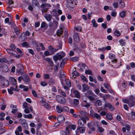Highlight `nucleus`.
I'll use <instances>...</instances> for the list:
<instances>
[{
	"label": "nucleus",
	"instance_id": "38",
	"mask_svg": "<svg viewBox=\"0 0 135 135\" xmlns=\"http://www.w3.org/2000/svg\"><path fill=\"white\" fill-rule=\"evenodd\" d=\"M115 55L112 53L110 54H109V58L111 59H113L115 58Z\"/></svg>",
	"mask_w": 135,
	"mask_h": 135
},
{
	"label": "nucleus",
	"instance_id": "39",
	"mask_svg": "<svg viewBox=\"0 0 135 135\" xmlns=\"http://www.w3.org/2000/svg\"><path fill=\"white\" fill-rule=\"evenodd\" d=\"M119 3L120 4L119 6L120 8H122L124 7L125 4L123 1H120Z\"/></svg>",
	"mask_w": 135,
	"mask_h": 135
},
{
	"label": "nucleus",
	"instance_id": "25",
	"mask_svg": "<svg viewBox=\"0 0 135 135\" xmlns=\"http://www.w3.org/2000/svg\"><path fill=\"white\" fill-rule=\"evenodd\" d=\"M91 114L93 117L95 118L98 119H100L101 118L100 115L97 113L94 112L93 113H91Z\"/></svg>",
	"mask_w": 135,
	"mask_h": 135
},
{
	"label": "nucleus",
	"instance_id": "34",
	"mask_svg": "<svg viewBox=\"0 0 135 135\" xmlns=\"http://www.w3.org/2000/svg\"><path fill=\"white\" fill-rule=\"evenodd\" d=\"M48 25L45 22H43L41 24V28H43L46 27H47Z\"/></svg>",
	"mask_w": 135,
	"mask_h": 135
},
{
	"label": "nucleus",
	"instance_id": "9",
	"mask_svg": "<svg viewBox=\"0 0 135 135\" xmlns=\"http://www.w3.org/2000/svg\"><path fill=\"white\" fill-rule=\"evenodd\" d=\"M104 107H108L109 110L111 111H113L115 109L114 107L110 103H105L104 105Z\"/></svg>",
	"mask_w": 135,
	"mask_h": 135
},
{
	"label": "nucleus",
	"instance_id": "43",
	"mask_svg": "<svg viewBox=\"0 0 135 135\" xmlns=\"http://www.w3.org/2000/svg\"><path fill=\"white\" fill-rule=\"evenodd\" d=\"M19 122L22 124L27 122L26 120L25 119H19Z\"/></svg>",
	"mask_w": 135,
	"mask_h": 135
},
{
	"label": "nucleus",
	"instance_id": "50",
	"mask_svg": "<svg viewBox=\"0 0 135 135\" xmlns=\"http://www.w3.org/2000/svg\"><path fill=\"white\" fill-rule=\"evenodd\" d=\"M43 77L45 79H47L50 78V76L48 74H44Z\"/></svg>",
	"mask_w": 135,
	"mask_h": 135
},
{
	"label": "nucleus",
	"instance_id": "28",
	"mask_svg": "<svg viewBox=\"0 0 135 135\" xmlns=\"http://www.w3.org/2000/svg\"><path fill=\"white\" fill-rule=\"evenodd\" d=\"M23 79L25 82H28L30 80V79L28 76H25L23 78Z\"/></svg>",
	"mask_w": 135,
	"mask_h": 135
},
{
	"label": "nucleus",
	"instance_id": "4",
	"mask_svg": "<svg viewBox=\"0 0 135 135\" xmlns=\"http://www.w3.org/2000/svg\"><path fill=\"white\" fill-rule=\"evenodd\" d=\"M88 128L87 129L89 133H91L93 131L95 130V125L94 122L89 123L88 124Z\"/></svg>",
	"mask_w": 135,
	"mask_h": 135
},
{
	"label": "nucleus",
	"instance_id": "32",
	"mask_svg": "<svg viewBox=\"0 0 135 135\" xmlns=\"http://www.w3.org/2000/svg\"><path fill=\"white\" fill-rule=\"evenodd\" d=\"M91 23L93 24V26L95 27H97L98 25L97 23L96 22L95 20L94 19H93L91 21Z\"/></svg>",
	"mask_w": 135,
	"mask_h": 135
},
{
	"label": "nucleus",
	"instance_id": "10",
	"mask_svg": "<svg viewBox=\"0 0 135 135\" xmlns=\"http://www.w3.org/2000/svg\"><path fill=\"white\" fill-rule=\"evenodd\" d=\"M17 71L18 73L22 72L23 70V65L21 64H19L17 65Z\"/></svg>",
	"mask_w": 135,
	"mask_h": 135
},
{
	"label": "nucleus",
	"instance_id": "59",
	"mask_svg": "<svg viewBox=\"0 0 135 135\" xmlns=\"http://www.w3.org/2000/svg\"><path fill=\"white\" fill-rule=\"evenodd\" d=\"M10 47L11 48V49L14 50L16 49V46L13 44H12L10 45Z\"/></svg>",
	"mask_w": 135,
	"mask_h": 135
},
{
	"label": "nucleus",
	"instance_id": "52",
	"mask_svg": "<svg viewBox=\"0 0 135 135\" xmlns=\"http://www.w3.org/2000/svg\"><path fill=\"white\" fill-rule=\"evenodd\" d=\"M81 78L84 81L87 83L88 82V81L85 76H82L81 77Z\"/></svg>",
	"mask_w": 135,
	"mask_h": 135
},
{
	"label": "nucleus",
	"instance_id": "26",
	"mask_svg": "<svg viewBox=\"0 0 135 135\" xmlns=\"http://www.w3.org/2000/svg\"><path fill=\"white\" fill-rule=\"evenodd\" d=\"M106 117L107 120H111L113 119L112 115L110 113H108L107 114Z\"/></svg>",
	"mask_w": 135,
	"mask_h": 135
},
{
	"label": "nucleus",
	"instance_id": "1",
	"mask_svg": "<svg viewBox=\"0 0 135 135\" xmlns=\"http://www.w3.org/2000/svg\"><path fill=\"white\" fill-rule=\"evenodd\" d=\"M134 98L133 96L131 95L128 99H123L122 100L124 103H127L130 107H132L134 104Z\"/></svg>",
	"mask_w": 135,
	"mask_h": 135
},
{
	"label": "nucleus",
	"instance_id": "56",
	"mask_svg": "<svg viewBox=\"0 0 135 135\" xmlns=\"http://www.w3.org/2000/svg\"><path fill=\"white\" fill-rule=\"evenodd\" d=\"M63 108V111H68L69 110V108L67 106H65L63 107H62Z\"/></svg>",
	"mask_w": 135,
	"mask_h": 135
},
{
	"label": "nucleus",
	"instance_id": "29",
	"mask_svg": "<svg viewBox=\"0 0 135 135\" xmlns=\"http://www.w3.org/2000/svg\"><path fill=\"white\" fill-rule=\"evenodd\" d=\"M73 38L74 40L76 42H78L79 41V36L78 34L76 33L74 34Z\"/></svg>",
	"mask_w": 135,
	"mask_h": 135
},
{
	"label": "nucleus",
	"instance_id": "53",
	"mask_svg": "<svg viewBox=\"0 0 135 135\" xmlns=\"http://www.w3.org/2000/svg\"><path fill=\"white\" fill-rule=\"evenodd\" d=\"M100 114L102 116H104L106 115L107 114L105 111L103 110L100 112Z\"/></svg>",
	"mask_w": 135,
	"mask_h": 135
},
{
	"label": "nucleus",
	"instance_id": "51",
	"mask_svg": "<svg viewBox=\"0 0 135 135\" xmlns=\"http://www.w3.org/2000/svg\"><path fill=\"white\" fill-rule=\"evenodd\" d=\"M28 52L31 54L33 55L35 54L34 51L31 49H28Z\"/></svg>",
	"mask_w": 135,
	"mask_h": 135
},
{
	"label": "nucleus",
	"instance_id": "54",
	"mask_svg": "<svg viewBox=\"0 0 135 135\" xmlns=\"http://www.w3.org/2000/svg\"><path fill=\"white\" fill-rule=\"evenodd\" d=\"M71 60L72 61L75 62L78 60L79 58L78 57H74L71 58Z\"/></svg>",
	"mask_w": 135,
	"mask_h": 135
},
{
	"label": "nucleus",
	"instance_id": "31",
	"mask_svg": "<svg viewBox=\"0 0 135 135\" xmlns=\"http://www.w3.org/2000/svg\"><path fill=\"white\" fill-rule=\"evenodd\" d=\"M85 103H84L82 105V107H85L86 108H88L91 105L89 103H87L86 102Z\"/></svg>",
	"mask_w": 135,
	"mask_h": 135
},
{
	"label": "nucleus",
	"instance_id": "6",
	"mask_svg": "<svg viewBox=\"0 0 135 135\" xmlns=\"http://www.w3.org/2000/svg\"><path fill=\"white\" fill-rule=\"evenodd\" d=\"M58 22L55 20L53 21V22H50L49 23V27H52L55 29H56L58 27Z\"/></svg>",
	"mask_w": 135,
	"mask_h": 135
},
{
	"label": "nucleus",
	"instance_id": "18",
	"mask_svg": "<svg viewBox=\"0 0 135 135\" xmlns=\"http://www.w3.org/2000/svg\"><path fill=\"white\" fill-rule=\"evenodd\" d=\"M65 118L62 115L59 116L57 117V120L60 123H62L64 122Z\"/></svg>",
	"mask_w": 135,
	"mask_h": 135
},
{
	"label": "nucleus",
	"instance_id": "37",
	"mask_svg": "<svg viewBox=\"0 0 135 135\" xmlns=\"http://www.w3.org/2000/svg\"><path fill=\"white\" fill-rule=\"evenodd\" d=\"M44 55L46 56H47L49 55H51L50 52L49 50H46L44 52Z\"/></svg>",
	"mask_w": 135,
	"mask_h": 135
},
{
	"label": "nucleus",
	"instance_id": "13",
	"mask_svg": "<svg viewBox=\"0 0 135 135\" xmlns=\"http://www.w3.org/2000/svg\"><path fill=\"white\" fill-rule=\"evenodd\" d=\"M10 106L11 108L12 109V110L11 111L12 113L14 114L17 112V109L16 105L11 104L10 105Z\"/></svg>",
	"mask_w": 135,
	"mask_h": 135
},
{
	"label": "nucleus",
	"instance_id": "11",
	"mask_svg": "<svg viewBox=\"0 0 135 135\" xmlns=\"http://www.w3.org/2000/svg\"><path fill=\"white\" fill-rule=\"evenodd\" d=\"M1 83L4 86H7L9 85V81L6 79H3L1 81Z\"/></svg>",
	"mask_w": 135,
	"mask_h": 135
},
{
	"label": "nucleus",
	"instance_id": "27",
	"mask_svg": "<svg viewBox=\"0 0 135 135\" xmlns=\"http://www.w3.org/2000/svg\"><path fill=\"white\" fill-rule=\"evenodd\" d=\"M57 112L59 113H60L63 112L62 107L61 106H57L56 107Z\"/></svg>",
	"mask_w": 135,
	"mask_h": 135
},
{
	"label": "nucleus",
	"instance_id": "61",
	"mask_svg": "<svg viewBox=\"0 0 135 135\" xmlns=\"http://www.w3.org/2000/svg\"><path fill=\"white\" fill-rule=\"evenodd\" d=\"M113 5L115 8H117L118 7V3H117L114 2L113 4Z\"/></svg>",
	"mask_w": 135,
	"mask_h": 135
},
{
	"label": "nucleus",
	"instance_id": "12",
	"mask_svg": "<svg viewBox=\"0 0 135 135\" xmlns=\"http://www.w3.org/2000/svg\"><path fill=\"white\" fill-rule=\"evenodd\" d=\"M48 48L51 55L54 54L55 52L57 51V49H56L54 48L51 46H48Z\"/></svg>",
	"mask_w": 135,
	"mask_h": 135
},
{
	"label": "nucleus",
	"instance_id": "24",
	"mask_svg": "<svg viewBox=\"0 0 135 135\" xmlns=\"http://www.w3.org/2000/svg\"><path fill=\"white\" fill-rule=\"evenodd\" d=\"M85 130V128L84 127H80L77 129V130L78 132L81 133H84Z\"/></svg>",
	"mask_w": 135,
	"mask_h": 135
},
{
	"label": "nucleus",
	"instance_id": "33",
	"mask_svg": "<svg viewBox=\"0 0 135 135\" xmlns=\"http://www.w3.org/2000/svg\"><path fill=\"white\" fill-rule=\"evenodd\" d=\"M24 117L25 118L31 119L32 118V115L31 114H29L27 115L23 114Z\"/></svg>",
	"mask_w": 135,
	"mask_h": 135
},
{
	"label": "nucleus",
	"instance_id": "22",
	"mask_svg": "<svg viewBox=\"0 0 135 135\" xmlns=\"http://www.w3.org/2000/svg\"><path fill=\"white\" fill-rule=\"evenodd\" d=\"M71 92L74 94L76 97L78 98H80V94L78 91L76 90H72Z\"/></svg>",
	"mask_w": 135,
	"mask_h": 135
},
{
	"label": "nucleus",
	"instance_id": "5",
	"mask_svg": "<svg viewBox=\"0 0 135 135\" xmlns=\"http://www.w3.org/2000/svg\"><path fill=\"white\" fill-rule=\"evenodd\" d=\"M87 92L88 94L89 95L88 97V98L90 101H94L95 98L97 97V96L90 90H88Z\"/></svg>",
	"mask_w": 135,
	"mask_h": 135
},
{
	"label": "nucleus",
	"instance_id": "44",
	"mask_svg": "<svg viewBox=\"0 0 135 135\" xmlns=\"http://www.w3.org/2000/svg\"><path fill=\"white\" fill-rule=\"evenodd\" d=\"M79 100L78 99H74V104L75 105H77L79 104Z\"/></svg>",
	"mask_w": 135,
	"mask_h": 135
},
{
	"label": "nucleus",
	"instance_id": "63",
	"mask_svg": "<svg viewBox=\"0 0 135 135\" xmlns=\"http://www.w3.org/2000/svg\"><path fill=\"white\" fill-rule=\"evenodd\" d=\"M16 130L20 132H21L22 131V129L21 128V127L20 126H18L17 128L16 129Z\"/></svg>",
	"mask_w": 135,
	"mask_h": 135
},
{
	"label": "nucleus",
	"instance_id": "23",
	"mask_svg": "<svg viewBox=\"0 0 135 135\" xmlns=\"http://www.w3.org/2000/svg\"><path fill=\"white\" fill-rule=\"evenodd\" d=\"M45 60L48 62V64L51 66H53L54 63L52 60L51 58L49 57H47L45 58Z\"/></svg>",
	"mask_w": 135,
	"mask_h": 135
},
{
	"label": "nucleus",
	"instance_id": "47",
	"mask_svg": "<svg viewBox=\"0 0 135 135\" xmlns=\"http://www.w3.org/2000/svg\"><path fill=\"white\" fill-rule=\"evenodd\" d=\"M22 125L24 129H27L28 128V127L27 122L22 124Z\"/></svg>",
	"mask_w": 135,
	"mask_h": 135
},
{
	"label": "nucleus",
	"instance_id": "15",
	"mask_svg": "<svg viewBox=\"0 0 135 135\" xmlns=\"http://www.w3.org/2000/svg\"><path fill=\"white\" fill-rule=\"evenodd\" d=\"M65 82V83L66 85L67 86H64V88L65 89H66L70 87L71 85V83L70 81L68 80H65V81H64V83Z\"/></svg>",
	"mask_w": 135,
	"mask_h": 135
},
{
	"label": "nucleus",
	"instance_id": "49",
	"mask_svg": "<svg viewBox=\"0 0 135 135\" xmlns=\"http://www.w3.org/2000/svg\"><path fill=\"white\" fill-rule=\"evenodd\" d=\"M79 112L81 115L84 116L85 117H86V115H87V113L84 111L83 110H80V111Z\"/></svg>",
	"mask_w": 135,
	"mask_h": 135
},
{
	"label": "nucleus",
	"instance_id": "36",
	"mask_svg": "<svg viewBox=\"0 0 135 135\" xmlns=\"http://www.w3.org/2000/svg\"><path fill=\"white\" fill-rule=\"evenodd\" d=\"M75 30L79 31H80L82 30V28L80 26H75Z\"/></svg>",
	"mask_w": 135,
	"mask_h": 135
},
{
	"label": "nucleus",
	"instance_id": "58",
	"mask_svg": "<svg viewBox=\"0 0 135 135\" xmlns=\"http://www.w3.org/2000/svg\"><path fill=\"white\" fill-rule=\"evenodd\" d=\"M40 84L42 86H45L47 85V83L44 81H41Z\"/></svg>",
	"mask_w": 135,
	"mask_h": 135
},
{
	"label": "nucleus",
	"instance_id": "45",
	"mask_svg": "<svg viewBox=\"0 0 135 135\" xmlns=\"http://www.w3.org/2000/svg\"><path fill=\"white\" fill-rule=\"evenodd\" d=\"M30 33L28 31H27L25 33H21V36L22 37V36L25 35L28 36L30 35Z\"/></svg>",
	"mask_w": 135,
	"mask_h": 135
},
{
	"label": "nucleus",
	"instance_id": "16",
	"mask_svg": "<svg viewBox=\"0 0 135 135\" xmlns=\"http://www.w3.org/2000/svg\"><path fill=\"white\" fill-rule=\"evenodd\" d=\"M62 58V57L59 53L57 54L53 57V59L55 61H57L58 60H60Z\"/></svg>",
	"mask_w": 135,
	"mask_h": 135
},
{
	"label": "nucleus",
	"instance_id": "55",
	"mask_svg": "<svg viewBox=\"0 0 135 135\" xmlns=\"http://www.w3.org/2000/svg\"><path fill=\"white\" fill-rule=\"evenodd\" d=\"M96 104L98 106H100L102 105V103L100 100H98L96 102Z\"/></svg>",
	"mask_w": 135,
	"mask_h": 135
},
{
	"label": "nucleus",
	"instance_id": "62",
	"mask_svg": "<svg viewBox=\"0 0 135 135\" xmlns=\"http://www.w3.org/2000/svg\"><path fill=\"white\" fill-rule=\"evenodd\" d=\"M28 104L26 102L24 103L23 104V106L24 108H28L27 106Z\"/></svg>",
	"mask_w": 135,
	"mask_h": 135
},
{
	"label": "nucleus",
	"instance_id": "64",
	"mask_svg": "<svg viewBox=\"0 0 135 135\" xmlns=\"http://www.w3.org/2000/svg\"><path fill=\"white\" fill-rule=\"evenodd\" d=\"M109 134L110 135H116V134L112 130L110 131H109Z\"/></svg>",
	"mask_w": 135,
	"mask_h": 135
},
{
	"label": "nucleus",
	"instance_id": "19",
	"mask_svg": "<svg viewBox=\"0 0 135 135\" xmlns=\"http://www.w3.org/2000/svg\"><path fill=\"white\" fill-rule=\"evenodd\" d=\"M40 103L42 105L45 106L46 108L48 109L50 108L49 105L45 101L42 100L40 101Z\"/></svg>",
	"mask_w": 135,
	"mask_h": 135
},
{
	"label": "nucleus",
	"instance_id": "42",
	"mask_svg": "<svg viewBox=\"0 0 135 135\" xmlns=\"http://www.w3.org/2000/svg\"><path fill=\"white\" fill-rule=\"evenodd\" d=\"M119 42L121 45L124 46L126 44L125 40L123 39H120L119 41Z\"/></svg>",
	"mask_w": 135,
	"mask_h": 135
},
{
	"label": "nucleus",
	"instance_id": "17",
	"mask_svg": "<svg viewBox=\"0 0 135 135\" xmlns=\"http://www.w3.org/2000/svg\"><path fill=\"white\" fill-rule=\"evenodd\" d=\"M79 75V73L75 70L72 72L71 74V77L72 78L75 79Z\"/></svg>",
	"mask_w": 135,
	"mask_h": 135
},
{
	"label": "nucleus",
	"instance_id": "21",
	"mask_svg": "<svg viewBox=\"0 0 135 135\" xmlns=\"http://www.w3.org/2000/svg\"><path fill=\"white\" fill-rule=\"evenodd\" d=\"M76 127V126L75 125L70 124L68 126V128L67 127L66 128V132H69V128H71L73 130H75Z\"/></svg>",
	"mask_w": 135,
	"mask_h": 135
},
{
	"label": "nucleus",
	"instance_id": "46",
	"mask_svg": "<svg viewBox=\"0 0 135 135\" xmlns=\"http://www.w3.org/2000/svg\"><path fill=\"white\" fill-rule=\"evenodd\" d=\"M59 91L60 93L63 96L65 97L66 96V95L64 91H62L61 90H59Z\"/></svg>",
	"mask_w": 135,
	"mask_h": 135
},
{
	"label": "nucleus",
	"instance_id": "40",
	"mask_svg": "<svg viewBox=\"0 0 135 135\" xmlns=\"http://www.w3.org/2000/svg\"><path fill=\"white\" fill-rule=\"evenodd\" d=\"M125 14L126 12L125 11H123L120 13L119 15L121 17L123 18L125 16Z\"/></svg>",
	"mask_w": 135,
	"mask_h": 135
},
{
	"label": "nucleus",
	"instance_id": "3",
	"mask_svg": "<svg viewBox=\"0 0 135 135\" xmlns=\"http://www.w3.org/2000/svg\"><path fill=\"white\" fill-rule=\"evenodd\" d=\"M6 51L9 54L13 56L16 58H18L20 57V55H18L17 52L11 49H7Z\"/></svg>",
	"mask_w": 135,
	"mask_h": 135
},
{
	"label": "nucleus",
	"instance_id": "35",
	"mask_svg": "<svg viewBox=\"0 0 135 135\" xmlns=\"http://www.w3.org/2000/svg\"><path fill=\"white\" fill-rule=\"evenodd\" d=\"M114 34L116 36H119L120 35L121 33L119 31L116 30L114 32Z\"/></svg>",
	"mask_w": 135,
	"mask_h": 135
},
{
	"label": "nucleus",
	"instance_id": "20",
	"mask_svg": "<svg viewBox=\"0 0 135 135\" xmlns=\"http://www.w3.org/2000/svg\"><path fill=\"white\" fill-rule=\"evenodd\" d=\"M44 17L48 22L51 21L52 18V15L50 14H46L44 16Z\"/></svg>",
	"mask_w": 135,
	"mask_h": 135
},
{
	"label": "nucleus",
	"instance_id": "30",
	"mask_svg": "<svg viewBox=\"0 0 135 135\" xmlns=\"http://www.w3.org/2000/svg\"><path fill=\"white\" fill-rule=\"evenodd\" d=\"M82 86L83 89V92L85 91L86 90H88L89 88V87L88 85L85 84H83Z\"/></svg>",
	"mask_w": 135,
	"mask_h": 135
},
{
	"label": "nucleus",
	"instance_id": "2",
	"mask_svg": "<svg viewBox=\"0 0 135 135\" xmlns=\"http://www.w3.org/2000/svg\"><path fill=\"white\" fill-rule=\"evenodd\" d=\"M79 116L80 118L78 120V124L79 126H83L84 125V124L86 123V120H89V118L87 117H84L81 116Z\"/></svg>",
	"mask_w": 135,
	"mask_h": 135
},
{
	"label": "nucleus",
	"instance_id": "14",
	"mask_svg": "<svg viewBox=\"0 0 135 135\" xmlns=\"http://www.w3.org/2000/svg\"><path fill=\"white\" fill-rule=\"evenodd\" d=\"M9 80L11 84L13 85H15L17 84L16 80L12 77H9Z\"/></svg>",
	"mask_w": 135,
	"mask_h": 135
},
{
	"label": "nucleus",
	"instance_id": "60",
	"mask_svg": "<svg viewBox=\"0 0 135 135\" xmlns=\"http://www.w3.org/2000/svg\"><path fill=\"white\" fill-rule=\"evenodd\" d=\"M59 53L61 56H62V58L64 57L65 56V53L63 51Z\"/></svg>",
	"mask_w": 135,
	"mask_h": 135
},
{
	"label": "nucleus",
	"instance_id": "7",
	"mask_svg": "<svg viewBox=\"0 0 135 135\" xmlns=\"http://www.w3.org/2000/svg\"><path fill=\"white\" fill-rule=\"evenodd\" d=\"M56 98L57 100L61 104H65L66 102V99L60 95H57Z\"/></svg>",
	"mask_w": 135,
	"mask_h": 135
},
{
	"label": "nucleus",
	"instance_id": "57",
	"mask_svg": "<svg viewBox=\"0 0 135 135\" xmlns=\"http://www.w3.org/2000/svg\"><path fill=\"white\" fill-rule=\"evenodd\" d=\"M32 94L33 96L35 97H36L37 96V95L36 93V92L34 90H32Z\"/></svg>",
	"mask_w": 135,
	"mask_h": 135
},
{
	"label": "nucleus",
	"instance_id": "48",
	"mask_svg": "<svg viewBox=\"0 0 135 135\" xmlns=\"http://www.w3.org/2000/svg\"><path fill=\"white\" fill-rule=\"evenodd\" d=\"M49 82L51 84H54L55 83V79L52 78H50Z\"/></svg>",
	"mask_w": 135,
	"mask_h": 135
},
{
	"label": "nucleus",
	"instance_id": "8",
	"mask_svg": "<svg viewBox=\"0 0 135 135\" xmlns=\"http://www.w3.org/2000/svg\"><path fill=\"white\" fill-rule=\"evenodd\" d=\"M63 72L61 70L60 72V79L61 80L62 84H64V81H65V74L63 73Z\"/></svg>",
	"mask_w": 135,
	"mask_h": 135
},
{
	"label": "nucleus",
	"instance_id": "41",
	"mask_svg": "<svg viewBox=\"0 0 135 135\" xmlns=\"http://www.w3.org/2000/svg\"><path fill=\"white\" fill-rule=\"evenodd\" d=\"M62 33V30L61 29H59L57 30V35L59 36H60Z\"/></svg>",
	"mask_w": 135,
	"mask_h": 135
}]
</instances>
